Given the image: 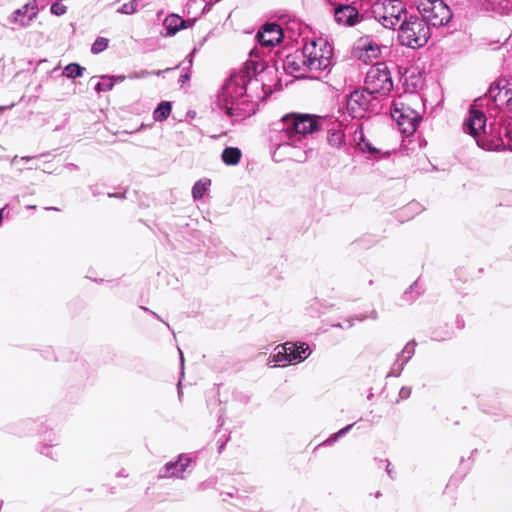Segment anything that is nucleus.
Here are the masks:
<instances>
[{
  "label": "nucleus",
  "instance_id": "24",
  "mask_svg": "<svg viewBox=\"0 0 512 512\" xmlns=\"http://www.w3.org/2000/svg\"><path fill=\"white\" fill-rule=\"evenodd\" d=\"M211 186V180L208 178H202L198 180L192 187V197L194 200L202 199L204 194L209 190Z\"/></svg>",
  "mask_w": 512,
  "mask_h": 512
},
{
  "label": "nucleus",
  "instance_id": "16",
  "mask_svg": "<svg viewBox=\"0 0 512 512\" xmlns=\"http://www.w3.org/2000/svg\"><path fill=\"white\" fill-rule=\"evenodd\" d=\"M191 463V458L186 455H179L176 461H170L160 470V478H183Z\"/></svg>",
  "mask_w": 512,
  "mask_h": 512
},
{
  "label": "nucleus",
  "instance_id": "13",
  "mask_svg": "<svg viewBox=\"0 0 512 512\" xmlns=\"http://www.w3.org/2000/svg\"><path fill=\"white\" fill-rule=\"evenodd\" d=\"M370 96L366 89L364 91L355 90L350 93L346 100V108L353 118H362L365 115L370 103Z\"/></svg>",
  "mask_w": 512,
  "mask_h": 512
},
{
  "label": "nucleus",
  "instance_id": "9",
  "mask_svg": "<svg viewBox=\"0 0 512 512\" xmlns=\"http://www.w3.org/2000/svg\"><path fill=\"white\" fill-rule=\"evenodd\" d=\"M415 4L421 19L428 26L441 27L452 18L450 8L443 0H416Z\"/></svg>",
  "mask_w": 512,
  "mask_h": 512
},
{
  "label": "nucleus",
  "instance_id": "29",
  "mask_svg": "<svg viewBox=\"0 0 512 512\" xmlns=\"http://www.w3.org/2000/svg\"><path fill=\"white\" fill-rule=\"evenodd\" d=\"M170 69H166V70H158V71H153V72H150V71H147V70H140V71H136V72H133L131 73L128 78L129 79H141V78H146L150 75H156V76H160L163 72H166V71H169Z\"/></svg>",
  "mask_w": 512,
  "mask_h": 512
},
{
  "label": "nucleus",
  "instance_id": "45",
  "mask_svg": "<svg viewBox=\"0 0 512 512\" xmlns=\"http://www.w3.org/2000/svg\"><path fill=\"white\" fill-rule=\"evenodd\" d=\"M30 157H22V160H29Z\"/></svg>",
  "mask_w": 512,
  "mask_h": 512
},
{
  "label": "nucleus",
  "instance_id": "31",
  "mask_svg": "<svg viewBox=\"0 0 512 512\" xmlns=\"http://www.w3.org/2000/svg\"><path fill=\"white\" fill-rule=\"evenodd\" d=\"M108 46V40L106 38L100 37L95 40L92 45L91 51L94 54L100 53L104 51Z\"/></svg>",
  "mask_w": 512,
  "mask_h": 512
},
{
  "label": "nucleus",
  "instance_id": "35",
  "mask_svg": "<svg viewBox=\"0 0 512 512\" xmlns=\"http://www.w3.org/2000/svg\"><path fill=\"white\" fill-rule=\"evenodd\" d=\"M499 5L501 6L502 10L508 13L512 12V0H501Z\"/></svg>",
  "mask_w": 512,
  "mask_h": 512
},
{
  "label": "nucleus",
  "instance_id": "39",
  "mask_svg": "<svg viewBox=\"0 0 512 512\" xmlns=\"http://www.w3.org/2000/svg\"><path fill=\"white\" fill-rule=\"evenodd\" d=\"M387 465H386V471L388 473L389 476L392 477V468H391V463L389 461H386Z\"/></svg>",
  "mask_w": 512,
  "mask_h": 512
},
{
  "label": "nucleus",
  "instance_id": "43",
  "mask_svg": "<svg viewBox=\"0 0 512 512\" xmlns=\"http://www.w3.org/2000/svg\"><path fill=\"white\" fill-rule=\"evenodd\" d=\"M46 209L47 210H56V208H54V207H47Z\"/></svg>",
  "mask_w": 512,
  "mask_h": 512
},
{
  "label": "nucleus",
  "instance_id": "18",
  "mask_svg": "<svg viewBox=\"0 0 512 512\" xmlns=\"http://www.w3.org/2000/svg\"><path fill=\"white\" fill-rule=\"evenodd\" d=\"M283 68L289 74H295L296 77L303 76L306 72H309L302 51H296L293 54H289L283 61Z\"/></svg>",
  "mask_w": 512,
  "mask_h": 512
},
{
  "label": "nucleus",
  "instance_id": "37",
  "mask_svg": "<svg viewBox=\"0 0 512 512\" xmlns=\"http://www.w3.org/2000/svg\"><path fill=\"white\" fill-rule=\"evenodd\" d=\"M110 78H113V84L115 85V83H121V82L125 81V79L127 77L124 75H115V76H110Z\"/></svg>",
  "mask_w": 512,
  "mask_h": 512
},
{
  "label": "nucleus",
  "instance_id": "47",
  "mask_svg": "<svg viewBox=\"0 0 512 512\" xmlns=\"http://www.w3.org/2000/svg\"><path fill=\"white\" fill-rule=\"evenodd\" d=\"M182 78H183V80H186V79H188V76L185 75V76H182Z\"/></svg>",
  "mask_w": 512,
  "mask_h": 512
},
{
  "label": "nucleus",
  "instance_id": "38",
  "mask_svg": "<svg viewBox=\"0 0 512 512\" xmlns=\"http://www.w3.org/2000/svg\"><path fill=\"white\" fill-rule=\"evenodd\" d=\"M410 395V389L409 388H406V387H403L401 390H400V396L402 398H407L409 397Z\"/></svg>",
  "mask_w": 512,
  "mask_h": 512
},
{
  "label": "nucleus",
  "instance_id": "23",
  "mask_svg": "<svg viewBox=\"0 0 512 512\" xmlns=\"http://www.w3.org/2000/svg\"><path fill=\"white\" fill-rule=\"evenodd\" d=\"M172 111V104L169 101H162L153 111V118L156 122L166 120Z\"/></svg>",
  "mask_w": 512,
  "mask_h": 512
},
{
  "label": "nucleus",
  "instance_id": "22",
  "mask_svg": "<svg viewBox=\"0 0 512 512\" xmlns=\"http://www.w3.org/2000/svg\"><path fill=\"white\" fill-rule=\"evenodd\" d=\"M241 150L236 147H227L223 150L221 158L226 165H237L241 159Z\"/></svg>",
  "mask_w": 512,
  "mask_h": 512
},
{
  "label": "nucleus",
  "instance_id": "3",
  "mask_svg": "<svg viewBox=\"0 0 512 512\" xmlns=\"http://www.w3.org/2000/svg\"><path fill=\"white\" fill-rule=\"evenodd\" d=\"M419 102L420 98L416 94H405L393 101L391 116L403 134L412 135L416 131L421 116L412 105Z\"/></svg>",
  "mask_w": 512,
  "mask_h": 512
},
{
  "label": "nucleus",
  "instance_id": "48",
  "mask_svg": "<svg viewBox=\"0 0 512 512\" xmlns=\"http://www.w3.org/2000/svg\"><path fill=\"white\" fill-rule=\"evenodd\" d=\"M142 310L149 311L146 307H141Z\"/></svg>",
  "mask_w": 512,
  "mask_h": 512
},
{
  "label": "nucleus",
  "instance_id": "42",
  "mask_svg": "<svg viewBox=\"0 0 512 512\" xmlns=\"http://www.w3.org/2000/svg\"><path fill=\"white\" fill-rule=\"evenodd\" d=\"M26 208H27V209H35V208H36V206H35V205H28Z\"/></svg>",
  "mask_w": 512,
  "mask_h": 512
},
{
  "label": "nucleus",
  "instance_id": "11",
  "mask_svg": "<svg viewBox=\"0 0 512 512\" xmlns=\"http://www.w3.org/2000/svg\"><path fill=\"white\" fill-rule=\"evenodd\" d=\"M39 14L38 0H29L21 7L15 9L7 17V21L12 30L29 28Z\"/></svg>",
  "mask_w": 512,
  "mask_h": 512
},
{
  "label": "nucleus",
  "instance_id": "49",
  "mask_svg": "<svg viewBox=\"0 0 512 512\" xmlns=\"http://www.w3.org/2000/svg\"><path fill=\"white\" fill-rule=\"evenodd\" d=\"M109 197H116V194H109Z\"/></svg>",
  "mask_w": 512,
  "mask_h": 512
},
{
  "label": "nucleus",
  "instance_id": "15",
  "mask_svg": "<svg viewBox=\"0 0 512 512\" xmlns=\"http://www.w3.org/2000/svg\"><path fill=\"white\" fill-rule=\"evenodd\" d=\"M330 4L335 5L334 8V19L342 26H355L361 21L358 10L349 4H338L336 5L332 0H328Z\"/></svg>",
  "mask_w": 512,
  "mask_h": 512
},
{
  "label": "nucleus",
  "instance_id": "50",
  "mask_svg": "<svg viewBox=\"0 0 512 512\" xmlns=\"http://www.w3.org/2000/svg\"><path fill=\"white\" fill-rule=\"evenodd\" d=\"M194 52H196V49H193V52H191L190 56L194 55Z\"/></svg>",
  "mask_w": 512,
  "mask_h": 512
},
{
  "label": "nucleus",
  "instance_id": "7",
  "mask_svg": "<svg viewBox=\"0 0 512 512\" xmlns=\"http://www.w3.org/2000/svg\"><path fill=\"white\" fill-rule=\"evenodd\" d=\"M309 72H321L327 70L331 65L332 47L324 39L306 43L301 50Z\"/></svg>",
  "mask_w": 512,
  "mask_h": 512
},
{
  "label": "nucleus",
  "instance_id": "17",
  "mask_svg": "<svg viewBox=\"0 0 512 512\" xmlns=\"http://www.w3.org/2000/svg\"><path fill=\"white\" fill-rule=\"evenodd\" d=\"M283 37L282 28L276 23H267L258 32L259 43L265 47H273L280 43Z\"/></svg>",
  "mask_w": 512,
  "mask_h": 512
},
{
  "label": "nucleus",
  "instance_id": "4",
  "mask_svg": "<svg viewBox=\"0 0 512 512\" xmlns=\"http://www.w3.org/2000/svg\"><path fill=\"white\" fill-rule=\"evenodd\" d=\"M477 102L470 108L468 117L465 119L463 129L470 134L477 142V145L485 150H494L498 144H494V133L496 128L490 124L489 131L486 126L485 114L477 109Z\"/></svg>",
  "mask_w": 512,
  "mask_h": 512
},
{
  "label": "nucleus",
  "instance_id": "40",
  "mask_svg": "<svg viewBox=\"0 0 512 512\" xmlns=\"http://www.w3.org/2000/svg\"><path fill=\"white\" fill-rule=\"evenodd\" d=\"M178 350H179V353H180L181 364L183 365L184 364V357H183L181 349H178Z\"/></svg>",
  "mask_w": 512,
  "mask_h": 512
},
{
  "label": "nucleus",
  "instance_id": "26",
  "mask_svg": "<svg viewBox=\"0 0 512 512\" xmlns=\"http://www.w3.org/2000/svg\"><path fill=\"white\" fill-rule=\"evenodd\" d=\"M416 348V342L410 341L408 342L405 347L402 349L401 353L398 355V357H401V362L404 364H407L409 360L412 358V356L415 353Z\"/></svg>",
  "mask_w": 512,
  "mask_h": 512
},
{
  "label": "nucleus",
  "instance_id": "12",
  "mask_svg": "<svg viewBox=\"0 0 512 512\" xmlns=\"http://www.w3.org/2000/svg\"><path fill=\"white\" fill-rule=\"evenodd\" d=\"M489 98L492 99L497 107L512 108V82L500 80L489 89Z\"/></svg>",
  "mask_w": 512,
  "mask_h": 512
},
{
  "label": "nucleus",
  "instance_id": "46",
  "mask_svg": "<svg viewBox=\"0 0 512 512\" xmlns=\"http://www.w3.org/2000/svg\"><path fill=\"white\" fill-rule=\"evenodd\" d=\"M168 329H171L170 325L166 322H164Z\"/></svg>",
  "mask_w": 512,
  "mask_h": 512
},
{
  "label": "nucleus",
  "instance_id": "6",
  "mask_svg": "<svg viewBox=\"0 0 512 512\" xmlns=\"http://www.w3.org/2000/svg\"><path fill=\"white\" fill-rule=\"evenodd\" d=\"M406 13V6L401 0H376L371 5L372 17L387 29H394Z\"/></svg>",
  "mask_w": 512,
  "mask_h": 512
},
{
  "label": "nucleus",
  "instance_id": "44",
  "mask_svg": "<svg viewBox=\"0 0 512 512\" xmlns=\"http://www.w3.org/2000/svg\"><path fill=\"white\" fill-rule=\"evenodd\" d=\"M376 317H377L376 312H373L372 318H376Z\"/></svg>",
  "mask_w": 512,
  "mask_h": 512
},
{
  "label": "nucleus",
  "instance_id": "20",
  "mask_svg": "<svg viewBox=\"0 0 512 512\" xmlns=\"http://www.w3.org/2000/svg\"><path fill=\"white\" fill-rule=\"evenodd\" d=\"M185 21L178 15L172 14L164 20L166 35L173 36L184 27Z\"/></svg>",
  "mask_w": 512,
  "mask_h": 512
},
{
  "label": "nucleus",
  "instance_id": "21",
  "mask_svg": "<svg viewBox=\"0 0 512 512\" xmlns=\"http://www.w3.org/2000/svg\"><path fill=\"white\" fill-rule=\"evenodd\" d=\"M498 138L500 143L498 144V147L500 145L507 147L508 149L512 150V124L510 123L508 126L500 127L498 131H495L494 138Z\"/></svg>",
  "mask_w": 512,
  "mask_h": 512
},
{
  "label": "nucleus",
  "instance_id": "5",
  "mask_svg": "<svg viewBox=\"0 0 512 512\" xmlns=\"http://www.w3.org/2000/svg\"><path fill=\"white\" fill-rule=\"evenodd\" d=\"M398 37L402 45L410 48H419L424 46L430 38V28L418 16H407L406 14L402 19Z\"/></svg>",
  "mask_w": 512,
  "mask_h": 512
},
{
  "label": "nucleus",
  "instance_id": "8",
  "mask_svg": "<svg viewBox=\"0 0 512 512\" xmlns=\"http://www.w3.org/2000/svg\"><path fill=\"white\" fill-rule=\"evenodd\" d=\"M311 354L308 344L303 342H286L277 345L273 354L268 359V365L276 367L280 365L296 364L304 361Z\"/></svg>",
  "mask_w": 512,
  "mask_h": 512
},
{
  "label": "nucleus",
  "instance_id": "36",
  "mask_svg": "<svg viewBox=\"0 0 512 512\" xmlns=\"http://www.w3.org/2000/svg\"><path fill=\"white\" fill-rule=\"evenodd\" d=\"M417 287H418V282L416 281V282H414V283L410 286V288H409L407 291H405L404 296L407 298V300H413V299H414V297H410V295H411V293L413 292V290H414L415 288H417Z\"/></svg>",
  "mask_w": 512,
  "mask_h": 512
},
{
  "label": "nucleus",
  "instance_id": "2",
  "mask_svg": "<svg viewBox=\"0 0 512 512\" xmlns=\"http://www.w3.org/2000/svg\"><path fill=\"white\" fill-rule=\"evenodd\" d=\"M326 119L316 115L291 113L273 124L271 142L275 147L274 158L287 157L304 162L308 157V135L320 130Z\"/></svg>",
  "mask_w": 512,
  "mask_h": 512
},
{
  "label": "nucleus",
  "instance_id": "1",
  "mask_svg": "<svg viewBox=\"0 0 512 512\" xmlns=\"http://www.w3.org/2000/svg\"><path fill=\"white\" fill-rule=\"evenodd\" d=\"M264 68V62L248 60L225 82L218 96V106L232 122L242 121L255 114L258 101L264 98V85L257 78V74Z\"/></svg>",
  "mask_w": 512,
  "mask_h": 512
},
{
  "label": "nucleus",
  "instance_id": "27",
  "mask_svg": "<svg viewBox=\"0 0 512 512\" xmlns=\"http://www.w3.org/2000/svg\"><path fill=\"white\" fill-rule=\"evenodd\" d=\"M84 68L77 63H70L64 68V75L67 78H76L83 75Z\"/></svg>",
  "mask_w": 512,
  "mask_h": 512
},
{
  "label": "nucleus",
  "instance_id": "10",
  "mask_svg": "<svg viewBox=\"0 0 512 512\" xmlns=\"http://www.w3.org/2000/svg\"><path fill=\"white\" fill-rule=\"evenodd\" d=\"M392 88V77L384 64L379 63L370 67L365 79V89L369 95L385 96Z\"/></svg>",
  "mask_w": 512,
  "mask_h": 512
},
{
  "label": "nucleus",
  "instance_id": "28",
  "mask_svg": "<svg viewBox=\"0 0 512 512\" xmlns=\"http://www.w3.org/2000/svg\"><path fill=\"white\" fill-rule=\"evenodd\" d=\"M114 84H113V78H110V76L104 75L101 76V81L98 82L95 86V90L97 92H107L112 90Z\"/></svg>",
  "mask_w": 512,
  "mask_h": 512
},
{
  "label": "nucleus",
  "instance_id": "30",
  "mask_svg": "<svg viewBox=\"0 0 512 512\" xmlns=\"http://www.w3.org/2000/svg\"><path fill=\"white\" fill-rule=\"evenodd\" d=\"M138 8V1L132 0L127 3H124L118 10V13L131 15L134 14L137 11Z\"/></svg>",
  "mask_w": 512,
  "mask_h": 512
},
{
  "label": "nucleus",
  "instance_id": "32",
  "mask_svg": "<svg viewBox=\"0 0 512 512\" xmlns=\"http://www.w3.org/2000/svg\"><path fill=\"white\" fill-rule=\"evenodd\" d=\"M406 364H404L403 362H401V357H397L396 361L394 362V364L392 365L391 367V370L390 372L388 373V377L389 376H395V377H398L401 375L404 367H405Z\"/></svg>",
  "mask_w": 512,
  "mask_h": 512
},
{
  "label": "nucleus",
  "instance_id": "19",
  "mask_svg": "<svg viewBox=\"0 0 512 512\" xmlns=\"http://www.w3.org/2000/svg\"><path fill=\"white\" fill-rule=\"evenodd\" d=\"M59 444V437L56 434H50L47 442H41L38 451L51 459H57L59 453L54 449Z\"/></svg>",
  "mask_w": 512,
  "mask_h": 512
},
{
  "label": "nucleus",
  "instance_id": "51",
  "mask_svg": "<svg viewBox=\"0 0 512 512\" xmlns=\"http://www.w3.org/2000/svg\"><path fill=\"white\" fill-rule=\"evenodd\" d=\"M194 52H196V49H193V52H191L190 56L194 55Z\"/></svg>",
  "mask_w": 512,
  "mask_h": 512
},
{
  "label": "nucleus",
  "instance_id": "25",
  "mask_svg": "<svg viewBox=\"0 0 512 512\" xmlns=\"http://www.w3.org/2000/svg\"><path fill=\"white\" fill-rule=\"evenodd\" d=\"M339 127H340V124H337V128L333 127L331 129H329V134H328V143L331 146L337 147V148L341 147L342 144L344 143V133Z\"/></svg>",
  "mask_w": 512,
  "mask_h": 512
},
{
  "label": "nucleus",
  "instance_id": "14",
  "mask_svg": "<svg viewBox=\"0 0 512 512\" xmlns=\"http://www.w3.org/2000/svg\"><path fill=\"white\" fill-rule=\"evenodd\" d=\"M386 48L385 46L379 45L376 41L370 37H361L355 46V52L357 57L364 61L370 62L377 59L381 54V49Z\"/></svg>",
  "mask_w": 512,
  "mask_h": 512
},
{
  "label": "nucleus",
  "instance_id": "33",
  "mask_svg": "<svg viewBox=\"0 0 512 512\" xmlns=\"http://www.w3.org/2000/svg\"><path fill=\"white\" fill-rule=\"evenodd\" d=\"M353 427V424H350L342 429H340L337 433L332 434L326 441H324L321 445L330 444L335 442L339 437L348 433V431Z\"/></svg>",
  "mask_w": 512,
  "mask_h": 512
},
{
  "label": "nucleus",
  "instance_id": "34",
  "mask_svg": "<svg viewBox=\"0 0 512 512\" xmlns=\"http://www.w3.org/2000/svg\"><path fill=\"white\" fill-rule=\"evenodd\" d=\"M50 11L52 14H54L56 16H60L66 12V7L59 3H53L51 5Z\"/></svg>",
  "mask_w": 512,
  "mask_h": 512
},
{
  "label": "nucleus",
  "instance_id": "41",
  "mask_svg": "<svg viewBox=\"0 0 512 512\" xmlns=\"http://www.w3.org/2000/svg\"><path fill=\"white\" fill-rule=\"evenodd\" d=\"M151 313H152V315H153L154 317H156V318H157V319H159L160 321L164 322V321L161 319V317H160L157 313H155V312H151Z\"/></svg>",
  "mask_w": 512,
  "mask_h": 512
}]
</instances>
